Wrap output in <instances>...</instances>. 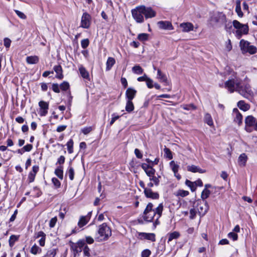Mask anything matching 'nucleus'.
Here are the masks:
<instances>
[{"label": "nucleus", "mask_w": 257, "mask_h": 257, "mask_svg": "<svg viewBox=\"0 0 257 257\" xmlns=\"http://www.w3.org/2000/svg\"><path fill=\"white\" fill-rule=\"evenodd\" d=\"M224 87L230 93L236 91L245 98H248L252 94L250 85L248 84H243L241 79L236 76L227 80L224 84Z\"/></svg>", "instance_id": "f257e3e1"}, {"label": "nucleus", "mask_w": 257, "mask_h": 257, "mask_svg": "<svg viewBox=\"0 0 257 257\" xmlns=\"http://www.w3.org/2000/svg\"><path fill=\"white\" fill-rule=\"evenodd\" d=\"M153 207L152 203H149L144 211L143 217L148 222H151L156 217L155 224H158V219L162 214L164 206L162 203H160L155 209H153Z\"/></svg>", "instance_id": "f03ea898"}, {"label": "nucleus", "mask_w": 257, "mask_h": 257, "mask_svg": "<svg viewBox=\"0 0 257 257\" xmlns=\"http://www.w3.org/2000/svg\"><path fill=\"white\" fill-rule=\"evenodd\" d=\"M111 234L110 227L106 223H103L97 227L94 238L96 241L102 242L108 240Z\"/></svg>", "instance_id": "7ed1b4c3"}, {"label": "nucleus", "mask_w": 257, "mask_h": 257, "mask_svg": "<svg viewBox=\"0 0 257 257\" xmlns=\"http://www.w3.org/2000/svg\"><path fill=\"white\" fill-rule=\"evenodd\" d=\"M232 25L236 29L235 35L238 39H240L243 35L248 33L249 29L247 25L242 24L237 20H234Z\"/></svg>", "instance_id": "20e7f679"}, {"label": "nucleus", "mask_w": 257, "mask_h": 257, "mask_svg": "<svg viewBox=\"0 0 257 257\" xmlns=\"http://www.w3.org/2000/svg\"><path fill=\"white\" fill-rule=\"evenodd\" d=\"M240 49L243 53H249L250 54H255L256 52V48L255 46L250 45V43L246 41L241 40L239 43Z\"/></svg>", "instance_id": "39448f33"}, {"label": "nucleus", "mask_w": 257, "mask_h": 257, "mask_svg": "<svg viewBox=\"0 0 257 257\" xmlns=\"http://www.w3.org/2000/svg\"><path fill=\"white\" fill-rule=\"evenodd\" d=\"M133 18L138 23H142L144 22V15L142 6H138L132 10Z\"/></svg>", "instance_id": "423d86ee"}, {"label": "nucleus", "mask_w": 257, "mask_h": 257, "mask_svg": "<svg viewBox=\"0 0 257 257\" xmlns=\"http://www.w3.org/2000/svg\"><path fill=\"white\" fill-rule=\"evenodd\" d=\"M257 119L252 115H248L245 119V130L249 133L255 130Z\"/></svg>", "instance_id": "0eeeda50"}, {"label": "nucleus", "mask_w": 257, "mask_h": 257, "mask_svg": "<svg viewBox=\"0 0 257 257\" xmlns=\"http://www.w3.org/2000/svg\"><path fill=\"white\" fill-rule=\"evenodd\" d=\"M91 24V16L87 13H84L82 16L80 26L85 29L88 28Z\"/></svg>", "instance_id": "6e6552de"}, {"label": "nucleus", "mask_w": 257, "mask_h": 257, "mask_svg": "<svg viewBox=\"0 0 257 257\" xmlns=\"http://www.w3.org/2000/svg\"><path fill=\"white\" fill-rule=\"evenodd\" d=\"M142 7L145 19L152 18L156 16V13L152 8L147 7L145 6H142Z\"/></svg>", "instance_id": "1a4fd4ad"}, {"label": "nucleus", "mask_w": 257, "mask_h": 257, "mask_svg": "<svg viewBox=\"0 0 257 257\" xmlns=\"http://www.w3.org/2000/svg\"><path fill=\"white\" fill-rule=\"evenodd\" d=\"M39 106H40L39 115L41 116H46L48 113V110L49 109L48 103L44 101H40L39 102Z\"/></svg>", "instance_id": "9d476101"}, {"label": "nucleus", "mask_w": 257, "mask_h": 257, "mask_svg": "<svg viewBox=\"0 0 257 257\" xmlns=\"http://www.w3.org/2000/svg\"><path fill=\"white\" fill-rule=\"evenodd\" d=\"M157 78L160 82L164 83V85H170V81L168 80L167 75L166 74L162 72L160 69H157Z\"/></svg>", "instance_id": "9b49d317"}, {"label": "nucleus", "mask_w": 257, "mask_h": 257, "mask_svg": "<svg viewBox=\"0 0 257 257\" xmlns=\"http://www.w3.org/2000/svg\"><path fill=\"white\" fill-rule=\"evenodd\" d=\"M157 25L159 29L162 30H172L174 29V27L172 24V23L167 21H161L157 23Z\"/></svg>", "instance_id": "f8f14e48"}, {"label": "nucleus", "mask_w": 257, "mask_h": 257, "mask_svg": "<svg viewBox=\"0 0 257 257\" xmlns=\"http://www.w3.org/2000/svg\"><path fill=\"white\" fill-rule=\"evenodd\" d=\"M215 22L220 25H223L226 23V17L225 14L222 13H218L213 18Z\"/></svg>", "instance_id": "ddd939ff"}, {"label": "nucleus", "mask_w": 257, "mask_h": 257, "mask_svg": "<svg viewBox=\"0 0 257 257\" xmlns=\"http://www.w3.org/2000/svg\"><path fill=\"white\" fill-rule=\"evenodd\" d=\"M39 167L38 165H34L32 167V170L28 174V180L29 183L33 182L35 180L36 175L39 171Z\"/></svg>", "instance_id": "4468645a"}, {"label": "nucleus", "mask_w": 257, "mask_h": 257, "mask_svg": "<svg viewBox=\"0 0 257 257\" xmlns=\"http://www.w3.org/2000/svg\"><path fill=\"white\" fill-rule=\"evenodd\" d=\"M139 237L141 239H147L152 241L156 240L155 234L154 233H139Z\"/></svg>", "instance_id": "2eb2a0df"}, {"label": "nucleus", "mask_w": 257, "mask_h": 257, "mask_svg": "<svg viewBox=\"0 0 257 257\" xmlns=\"http://www.w3.org/2000/svg\"><path fill=\"white\" fill-rule=\"evenodd\" d=\"M46 237V234L42 231H40L37 232L35 233L34 237L35 238H40V239L39 240V245L41 246H45Z\"/></svg>", "instance_id": "dca6fc26"}, {"label": "nucleus", "mask_w": 257, "mask_h": 257, "mask_svg": "<svg viewBox=\"0 0 257 257\" xmlns=\"http://www.w3.org/2000/svg\"><path fill=\"white\" fill-rule=\"evenodd\" d=\"M146 197L153 199H157L159 198V194L157 192H153L151 188H145L144 191Z\"/></svg>", "instance_id": "f3484780"}, {"label": "nucleus", "mask_w": 257, "mask_h": 257, "mask_svg": "<svg viewBox=\"0 0 257 257\" xmlns=\"http://www.w3.org/2000/svg\"><path fill=\"white\" fill-rule=\"evenodd\" d=\"M91 212H89L87 215L81 216L78 222L79 227H82L86 225L89 221L91 217Z\"/></svg>", "instance_id": "a211bd4d"}, {"label": "nucleus", "mask_w": 257, "mask_h": 257, "mask_svg": "<svg viewBox=\"0 0 257 257\" xmlns=\"http://www.w3.org/2000/svg\"><path fill=\"white\" fill-rule=\"evenodd\" d=\"M180 27L182 29V32H189L193 30L194 26L191 23L186 22L180 24Z\"/></svg>", "instance_id": "6ab92c4d"}, {"label": "nucleus", "mask_w": 257, "mask_h": 257, "mask_svg": "<svg viewBox=\"0 0 257 257\" xmlns=\"http://www.w3.org/2000/svg\"><path fill=\"white\" fill-rule=\"evenodd\" d=\"M137 91L132 88L127 89L125 96L127 100H132L136 95Z\"/></svg>", "instance_id": "aec40b11"}, {"label": "nucleus", "mask_w": 257, "mask_h": 257, "mask_svg": "<svg viewBox=\"0 0 257 257\" xmlns=\"http://www.w3.org/2000/svg\"><path fill=\"white\" fill-rule=\"evenodd\" d=\"M187 168L188 171L192 173L198 172L199 173H204L206 172V171L205 170H203L199 168L198 166L195 165L188 166Z\"/></svg>", "instance_id": "412c9836"}, {"label": "nucleus", "mask_w": 257, "mask_h": 257, "mask_svg": "<svg viewBox=\"0 0 257 257\" xmlns=\"http://www.w3.org/2000/svg\"><path fill=\"white\" fill-rule=\"evenodd\" d=\"M233 113L235 115L234 121L238 125H240L242 122V116L238 111L237 108L233 109Z\"/></svg>", "instance_id": "4be33fe9"}, {"label": "nucleus", "mask_w": 257, "mask_h": 257, "mask_svg": "<svg viewBox=\"0 0 257 257\" xmlns=\"http://www.w3.org/2000/svg\"><path fill=\"white\" fill-rule=\"evenodd\" d=\"M78 244L80 247H83L84 246L83 248V253L86 256H90V249L87 245H85L84 241L80 240L78 242Z\"/></svg>", "instance_id": "5701e85b"}, {"label": "nucleus", "mask_w": 257, "mask_h": 257, "mask_svg": "<svg viewBox=\"0 0 257 257\" xmlns=\"http://www.w3.org/2000/svg\"><path fill=\"white\" fill-rule=\"evenodd\" d=\"M53 69L56 73V78L59 79H61L63 78V75L62 74V68L60 65H58L55 66L53 68Z\"/></svg>", "instance_id": "b1692460"}, {"label": "nucleus", "mask_w": 257, "mask_h": 257, "mask_svg": "<svg viewBox=\"0 0 257 257\" xmlns=\"http://www.w3.org/2000/svg\"><path fill=\"white\" fill-rule=\"evenodd\" d=\"M39 58L37 56H30L26 58V62L29 64H35L39 62Z\"/></svg>", "instance_id": "393cba45"}, {"label": "nucleus", "mask_w": 257, "mask_h": 257, "mask_svg": "<svg viewBox=\"0 0 257 257\" xmlns=\"http://www.w3.org/2000/svg\"><path fill=\"white\" fill-rule=\"evenodd\" d=\"M115 63V60L112 57H108L106 63V71H109Z\"/></svg>", "instance_id": "a878e982"}, {"label": "nucleus", "mask_w": 257, "mask_h": 257, "mask_svg": "<svg viewBox=\"0 0 257 257\" xmlns=\"http://www.w3.org/2000/svg\"><path fill=\"white\" fill-rule=\"evenodd\" d=\"M247 160V157L244 153L241 154L238 157V162L240 166H244Z\"/></svg>", "instance_id": "bb28decb"}, {"label": "nucleus", "mask_w": 257, "mask_h": 257, "mask_svg": "<svg viewBox=\"0 0 257 257\" xmlns=\"http://www.w3.org/2000/svg\"><path fill=\"white\" fill-rule=\"evenodd\" d=\"M175 195L178 197H185L189 194V192L188 191L179 189L177 190L175 193Z\"/></svg>", "instance_id": "cd10ccee"}, {"label": "nucleus", "mask_w": 257, "mask_h": 257, "mask_svg": "<svg viewBox=\"0 0 257 257\" xmlns=\"http://www.w3.org/2000/svg\"><path fill=\"white\" fill-rule=\"evenodd\" d=\"M42 252V249L36 244H34L30 249V252L33 254H40Z\"/></svg>", "instance_id": "c85d7f7f"}, {"label": "nucleus", "mask_w": 257, "mask_h": 257, "mask_svg": "<svg viewBox=\"0 0 257 257\" xmlns=\"http://www.w3.org/2000/svg\"><path fill=\"white\" fill-rule=\"evenodd\" d=\"M79 70L81 76L85 79H88L89 77L88 72L85 69L84 67L81 66L79 68Z\"/></svg>", "instance_id": "c756f323"}, {"label": "nucleus", "mask_w": 257, "mask_h": 257, "mask_svg": "<svg viewBox=\"0 0 257 257\" xmlns=\"http://www.w3.org/2000/svg\"><path fill=\"white\" fill-rule=\"evenodd\" d=\"M238 107L243 111H246L249 109V106L245 103L244 101L240 100L237 103Z\"/></svg>", "instance_id": "7c9ffc66"}, {"label": "nucleus", "mask_w": 257, "mask_h": 257, "mask_svg": "<svg viewBox=\"0 0 257 257\" xmlns=\"http://www.w3.org/2000/svg\"><path fill=\"white\" fill-rule=\"evenodd\" d=\"M134 105L132 100H127L125 105V110L128 112H131L134 110Z\"/></svg>", "instance_id": "2f4dec72"}, {"label": "nucleus", "mask_w": 257, "mask_h": 257, "mask_svg": "<svg viewBox=\"0 0 257 257\" xmlns=\"http://www.w3.org/2000/svg\"><path fill=\"white\" fill-rule=\"evenodd\" d=\"M66 175H68L70 180H73L74 177V170L70 166H69L66 172Z\"/></svg>", "instance_id": "473e14b6"}, {"label": "nucleus", "mask_w": 257, "mask_h": 257, "mask_svg": "<svg viewBox=\"0 0 257 257\" xmlns=\"http://www.w3.org/2000/svg\"><path fill=\"white\" fill-rule=\"evenodd\" d=\"M169 236L168 242L171 241L174 239L178 238L180 236V233L177 231H174L168 234Z\"/></svg>", "instance_id": "72a5a7b5"}, {"label": "nucleus", "mask_w": 257, "mask_h": 257, "mask_svg": "<svg viewBox=\"0 0 257 257\" xmlns=\"http://www.w3.org/2000/svg\"><path fill=\"white\" fill-rule=\"evenodd\" d=\"M55 174L60 179L62 180L63 178V167L60 166L56 168L55 171Z\"/></svg>", "instance_id": "f704fd0d"}, {"label": "nucleus", "mask_w": 257, "mask_h": 257, "mask_svg": "<svg viewBox=\"0 0 257 257\" xmlns=\"http://www.w3.org/2000/svg\"><path fill=\"white\" fill-rule=\"evenodd\" d=\"M170 167L174 173L178 172L179 166L174 161H172L169 163Z\"/></svg>", "instance_id": "c9c22d12"}, {"label": "nucleus", "mask_w": 257, "mask_h": 257, "mask_svg": "<svg viewBox=\"0 0 257 257\" xmlns=\"http://www.w3.org/2000/svg\"><path fill=\"white\" fill-rule=\"evenodd\" d=\"M149 34L147 33H141L138 35V39L142 42H145L149 40Z\"/></svg>", "instance_id": "e433bc0d"}, {"label": "nucleus", "mask_w": 257, "mask_h": 257, "mask_svg": "<svg viewBox=\"0 0 257 257\" xmlns=\"http://www.w3.org/2000/svg\"><path fill=\"white\" fill-rule=\"evenodd\" d=\"M205 122L209 126L213 125V122L211 115L209 113H206L204 116Z\"/></svg>", "instance_id": "4c0bfd02"}, {"label": "nucleus", "mask_w": 257, "mask_h": 257, "mask_svg": "<svg viewBox=\"0 0 257 257\" xmlns=\"http://www.w3.org/2000/svg\"><path fill=\"white\" fill-rule=\"evenodd\" d=\"M160 176L156 177L155 175H153L149 177V180L152 182H153L155 186H158L160 183Z\"/></svg>", "instance_id": "58836bf2"}, {"label": "nucleus", "mask_w": 257, "mask_h": 257, "mask_svg": "<svg viewBox=\"0 0 257 257\" xmlns=\"http://www.w3.org/2000/svg\"><path fill=\"white\" fill-rule=\"evenodd\" d=\"M19 236L15 235H12L9 239V245L11 247H12L15 244L16 241L19 239Z\"/></svg>", "instance_id": "ea45409f"}, {"label": "nucleus", "mask_w": 257, "mask_h": 257, "mask_svg": "<svg viewBox=\"0 0 257 257\" xmlns=\"http://www.w3.org/2000/svg\"><path fill=\"white\" fill-rule=\"evenodd\" d=\"M133 72L137 74H142L143 73V69L139 65H136L132 68Z\"/></svg>", "instance_id": "a19ab883"}, {"label": "nucleus", "mask_w": 257, "mask_h": 257, "mask_svg": "<svg viewBox=\"0 0 257 257\" xmlns=\"http://www.w3.org/2000/svg\"><path fill=\"white\" fill-rule=\"evenodd\" d=\"M68 149V152L69 154H72L73 152V141L70 139L66 144Z\"/></svg>", "instance_id": "79ce46f5"}, {"label": "nucleus", "mask_w": 257, "mask_h": 257, "mask_svg": "<svg viewBox=\"0 0 257 257\" xmlns=\"http://www.w3.org/2000/svg\"><path fill=\"white\" fill-rule=\"evenodd\" d=\"M41 194V191L37 187H34L32 192V196L33 197H38Z\"/></svg>", "instance_id": "37998d69"}, {"label": "nucleus", "mask_w": 257, "mask_h": 257, "mask_svg": "<svg viewBox=\"0 0 257 257\" xmlns=\"http://www.w3.org/2000/svg\"><path fill=\"white\" fill-rule=\"evenodd\" d=\"M147 175L149 177L155 174L156 170L152 166L145 171Z\"/></svg>", "instance_id": "c03bdc74"}, {"label": "nucleus", "mask_w": 257, "mask_h": 257, "mask_svg": "<svg viewBox=\"0 0 257 257\" xmlns=\"http://www.w3.org/2000/svg\"><path fill=\"white\" fill-rule=\"evenodd\" d=\"M185 184L190 188L192 191L193 192L196 190L195 184H194V182H192L188 180H187L185 181Z\"/></svg>", "instance_id": "a18cd8bd"}, {"label": "nucleus", "mask_w": 257, "mask_h": 257, "mask_svg": "<svg viewBox=\"0 0 257 257\" xmlns=\"http://www.w3.org/2000/svg\"><path fill=\"white\" fill-rule=\"evenodd\" d=\"M210 194V192L207 189H204L201 193V198L202 199L207 198Z\"/></svg>", "instance_id": "49530a36"}, {"label": "nucleus", "mask_w": 257, "mask_h": 257, "mask_svg": "<svg viewBox=\"0 0 257 257\" xmlns=\"http://www.w3.org/2000/svg\"><path fill=\"white\" fill-rule=\"evenodd\" d=\"M60 88L62 90H67L69 88V84L67 82L64 81L60 84Z\"/></svg>", "instance_id": "de8ad7c7"}, {"label": "nucleus", "mask_w": 257, "mask_h": 257, "mask_svg": "<svg viewBox=\"0 0 257 257\" xmlns=\"http://www.w3.org/2000/svg\"><path fill=\"white\" fill-rule=\"evenodd\" d=\"M228 237L229 238L232 239L233 241L236 240L238 238L237 234L236 233L233 232H229L228 234Z\"/></svg>", "instance_id": "09e8293b"}, {"label": "nucleus", "mask_w": 257, "mask_h": 257, "mask_svg": "<svg viewBox=\"0 0 257 257\" xmlns=\"http://www.w3.org/2000/svg\"><path fill=\"white\" fill-rule=\"evenodd\" d=\"M89 40L88 39H83L81 42V45L82 48L85 49L89 45Z\"/></svg>", "instance_id": "8fccbe9b"}, {"label": "nucleus", "mask_w": 257, "mask_h": 257, "mask_svg": "<svg viewBox=\"0 0 257 257\" xmlns=\"http://www.w3.org/2000/svg\"><path fill=\"white\" fill-rule=\"evenodd\" d=\"M164 152L165 155H166V157L169 158V159H172L173 158V156L172 154L171 151L169 149L165 148L164 149Z\"/></svg>", "instance_id": "3c124183"}, {"label": "nucleus", "mask_w": 257, "mask_h": 257, "mask_svg": "<svg viewBox=\"0 0 257 257\" xmlns=\"http://www.w3.org/2000/svg\"><path fill=\"white\" fill-rule=\"evenodd\" d=\"M225 49L228 52L232 49V45L230 39H228L225 43Z\"/></svg>", "instance_id": "603ef678"}, {"label": "nucleus", "mask_w": 257, "mask_h": 257, "mask_svg": "<svg viewBox=\"0 0 257 257\" xmlns=\"http://www.w3.org/2000/svg\"><path fill=\"white\" fill-rule=\"evenodd\" d=\"M151 253V251L148 249H146L144 250L141 253V256L142 257H149Z\"/></svg>", "instance_id": "864d4df0"}, {"label": "nucleus", "mask_w": 257, "mask_h": 257, "mask_svg": "<svg viewBox=\"0 0 257 257\" xmlns=\"http://www.w3.org/2000/svg\"><path fill=\"white\" fill-rule=\"evenodd\" d=\"M146 84L149 88H152L154 86L153 80L148 77L146 80Z\"/></svg>", "instance_id": "5fc2aeb1"}, {"label": "nucleus", "mask_w": 257, "mask_h": 257, "mask_svg": "<svg viewBox=\"0 0 257 257\" xmlns=\"http://www.w3.org/2000/svg\"><path fill=\"white\" fill-rule=\"evenodd\" d=\"M52 183L56 188H59L61 186L60 182L56 178H53L52 179Z\"/></svg>", "instance_id": "6e6d98bb"}, {"label": "nucleus", "mask_w": 257, "mask_h": 257, "mask_svg": "<svg viewBox=\"0 0 257 257\" xmlns=\"http://www.w3.org/2000/svg\"><path fill=\"white\" fill-rule=\"evenodd\" d=\"M57 218L56 217H54L52 218L50 221L49 226L51 228L54 227L57 222Z\"/></svg>", "instance_id": "4d7b16f0"}, {"label": "nucleus", "mask_w": 257, "mask_h": 257, "mask_svg": "<svg viewBox=\"0 0 257 257\" xmlns=\"http://www.w3.org/2000/svg\"><path fill=\"white\" fill-rule=\"evenodd\" d=\"M119 118V115H116V114L115 113H113L112 114V118H111V119L110 121V125H112L114 122L117 119Z\"/></svg>", "instance_id": "13d9d810"}, {"label": "nucleus", "mask_w": 257, "mask_h": 257, "mask_svg": "<svg viewBox=\"0 0 257 257\" xmlns=\"http://www.w3.org/2000/svg\"><path fill=\"white\" fill-rule=\"evenodd\" d=\"M4 43L5 46L6 48H9L10 47L11 41L10 39L6 38L4 39Z\"/></svg>", "instance_id": "bf43d9fd"}, {"label": "nucleus", "mask_w": 257, "mask_h": 257, "mask_svg": "<svg viewBox=\"0 0 257 257\" xmlns=\"http://www.w3.org/2000/svg\"><path fill=\"white\" fill-rule=\"evenodd\" d=\"M60 86L58 84H53L52 85V90L56 93L60 92Z\"/></svg>", "instance_id": "052dcab7"}, {"label": "nucleus", "mask_w": 257, "mask_h": 257, "mask_svg": "<svg viewBox=\"0 0 257 257\" xmlns=\"http://www.w3.org/2000/svg\"><path fill=\"white\" fill-rule=\"evenodd\" d=\"M15 13L21 19H25L26 18V15L22 12L18 11V10H15Z\"/></svg>", "instance_id": "680f3d73"}, {"label": "nucleus", "mask_w": 257, "mask_h": 257, "mask_svg": "<svg viewBox=\"0 0 257 257\" xmlns=\"http://www.w3.org/2000/svg\"><path fill=\"white\" fill-rule=\"evenodd\" d=\"M33 148V146L31 144H28L26 146H25L23 149H24L25 152H30L32 150Z\"/></svg>", "instance_id": "e2e57ef3"}, {"label": "nucleus", "mask_w": 257, "mask_h": 257, "mask_svg": "<svg viewBox=\"0 0 257 257\" xmlns=\"http://www.w3.org/2000/svg\"><path fill=\"white\" fill-rule=\"evenodd\" d=\"M91 131H92L91 127H87L83 128L82 130V132L84 135H87V134H89Z\"/></svg>", "instance_id": "0e129e2a"}, {"label": "nucleus", "mask_w": 257, "mask_h": 257, "mask_svg": "<svg viewBox=\"0 0 257 257\" xmlns=\"http://www.w3.org/2000/svg\"><path fill=\"white\" fill-rule=\"evenodd\" d=\"M135 154L138 158H139V159L142 158L143 155L139 149H136L135 150Z\"/></svg>", "instance_id": "69168bd1"}, {"label": "nucleus", "mask_w": 257, "mask_h": 257, "mask_svg": "<svg viewBox=\"0 0 257 257\" xmlns=\"http://www.w3.org/2000/svg\"><path fill=\"white\" fill-rule=\"evenodd\" d=\"M196 212L195 209L192 208L190 210V219H194L196 216Z\"/></svg>", "instance_id": "338daca9"}, {"label": "nucleus", "mask_w": 257, "mask_h": 257, "mask_svg": "<svg viewBox=\"0 0 257 257\" xmlns=\"http://www.w3.org/2000/svg\"><path fill=\"white\" fill-rule=\"evenodd\" d=\"M235 12L239 17H242L243 13L241 11V7H235Z\"/></svg>", "instance_id": "774afa93"}]
</instances>
